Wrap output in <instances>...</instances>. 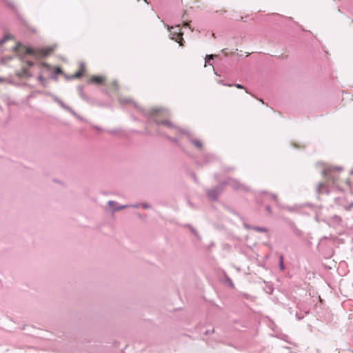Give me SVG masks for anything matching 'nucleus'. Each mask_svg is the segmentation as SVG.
Masks as SVG:
<instances>
[{"label": "nucleus", "mask_w": 353, "mask_h": 353, "mask_svg": "<svg viewBox=\"0 0 353 353\" xmlns=\"http://www.w3.org/2000/svg\"><path fill=\"white\" fill-rule=\"evenodd\" d=\"M161 124L166 127L168 129L173 131L176 134L180 132V130L168 121H163L161 122Z\"/></svg>", "instance_id": "obj_5"}, {"label": "nucleus", "mask_w": 353, "mask_h": 353, "mask_svg": "<svg viewBox=\"0 0 353 353\" xmlns=\"http://www.w3.org/2000/svg\"><path fill=\"white\" fill-rule=\"evenodd\" d=\"M257 230L260 231V232H264L265 229H263V228H259V229H257Z\"/></svg>", "instance_id": "obj_12"}, {"label": "nucleus", "mask_w": 353, "mask_h": 353, "mask_svg": "<svg viewBox=\"0 0 353 353\" xmlns=\"http://www.w3.org/2000/svg\"><path fill=\"white\" fill-rule=\"evenodd\" d=\"M105 77L103 76H92L90 81L92 83L100 85L102 84L105 81Z\"/></svg>", "instance_id": "obj_6"}, {"label": "nucleus", "mask_w": 353, "mask_h": 353, "mask_svg": "<svg viewBox=\"0 0 353 353\" xmlns=\"http://www.w3.org/2000/svg\"><path fill=\"white\" fill-rule=\"evenodd\" d=\"M124 208V206H122V207H120L119 208H117L118 210H121V209H123Z\"/></svg>", "instance_id": "obj_16"}, {"label": "nucleus", "mask_w": 353, "mask_h": 353, "mask_svg": "<svg viewBox=\"0 0 353 353\" xmlns=\"http://www.w3.org/2000/svg\"><path fill=\"white\" fill-rule=\"evenodd\" d=\"M192 143L196 148H202V143L199 141L194 140L192 141Z\"/></svg>", "instance_id": "obj_9"}, {"label": "nucleus", "mask_w": 353, "mask_h": 353, "mask_svg": "<svg viewBox=\"0 0 353 353\" xmlns=\"http://www.w3.org/2000/svg\"><path fill=\"white\" fill-rule=\"evenodd\" d=\"M234 86L238 89H245V88L241 84H235Z\"/></svg>", "instance_id": "obj_11"}, {"label": "nucleus", "mask_w": 353, "mask_h": 353, "mask_svg": "<svg viewBox=\"0 0 353 353\" xmlns=\"http://www.w3.org/2000/svg\"><path fill=\"white\" fill-rule=\"evenodd\" d=\"M183 32H181L179 26L176 28L171 27L170 29V37L177 42L180 46H183Z\"/></svg>", "instance_id": "obj_2"}, {"label": "nucleus", "mask_w": 353, "mask_h": 353, "mask_svg": "<svg viewBox=\"0 0 353 353\" xmlns=\"http://www.w3.org/2000/svg\"><path fill=\"white\" fill-rule=\"evenodd\" d=\"M4 81H5V80H4L3 79L0 78V83H1V82H3Z\"/></svg>", "instance_id": "obj_14"}, {"label": "nucleus", "mask_w": 353, "mask_h": 353, "mask_svg": "<svg viewBox=\"0 0 353 353\" xmlns=\"http://www.w3.org/2000/svg\"><path fill=\"white\" fill-rule=\"evenodd\" d=\"M62 70L60 67L52 68V71L50 72V76L53 74H62Z\"/></svg>", "instance_id": "obj_8"}, {"label": "nucleus", "mask_w": 353, "mask_h": 353, "mask_svg": "<svg viewBox=\"0 0 353 353\" xmlns=\"http://www.w3.org/2000/svg\"><path fill=\"white\" fill-rule=\"evenodd\" d=\"M280 268L281 270H283L284 268V265H283V256H281L280 257Z\"/></svg>", "instance_id": "obj_10"}, {"label": "nucleus", "mask_w": 353, "mask_h": 353, "mask_svg": "<svg viewBox=\"0 0 353 353\" xmlns=\"http://www.w3.org/2000/svg\"><path fill=\"white\" fill-rule=\"evenodd\" d=\"M85 72V68L83 65H81L79 68V70L75 72L74 74H72V77H70L69 79H79L81 77H83V74Z\"/></svg>", "instance_id": "obj_7"}, {"label": "nucleus", "mask_w": 353, "mask_h": 353, "mask_svg": "<svg viewBox=\"0 0 353 353\" xmlns=\"http://www.w3.org/2000/svg\"><path fill=\"white\" fill-rule=\"evenodd\" d=\"M33 65V63L31 61H27L24 65L22 66L21 70H19L16 72V75L19 77H30L31 74L29 72V70L30 67Z\"/></svg>", "instance_id": "obj_4"}, {"label": "nucleus", "mask_w": 353, "mask_h": 353, "mask_svg": "<svg viewBox=\"0 0 353 353\" xmlns=\"http://www.w3.org/2000/svg\"><path fill=\"white\" fill-rule=\"evenodd\" d=\"M212 57H213V55L210 56V59H212Z\"/></svg>", "instance_id": "obj_18"}, {"label": "nucleus", "mask_w": 353, "mask_h": 353, "mask_svg": "<svg viewBox=\"0 0 353 353\" xmlns=\"http://www.w3.org/2000/svg\"><path fill=\"white\" fill-rule=\"evenodd\" d=\"M112 203H113V202H112V201H110V202H109V204H110V205H112Z\"/></svg>", "instance_id": "obj_17"}, {"label": "nucleus", "mask_w": 353, "mask_h": 353, "mask_svg": "<svg viewBox=\"0 0 353 353\" xmlns=\"http://www.w3.org/2000/svg\"><path fill=\"white\" fill-rule=\"evenodd\" d=\"M39 68L40 69V74L38 76L37 79L40 81V83L43 85L46 80L44 75L46 73L50 75V72L52 70V67L47 64L46 63H41L39 64Z\"/></svg>", "instance_id": "obj_3"}, {"label": "nucleus", "mask_w": 353, "mask_h": 353, "mask_svg": "<svg viewBox=\"0 0 353 353\" xmlns=\"http://www.w3.org/2000/svg\"><path fill=\"white\" fill-rule=\"evenodd\" d=\"M184 26H189V23H185Z\"/></svg>", "instance_id": "obj_15"}, {"label": "nucleus", "mask_w": 353, "mask_h": 353, "mask_svg": "<svg viewBox=\"0 0 353 353\" xmlns=\"http://www.w3.org/2000/svg\"><path fill=\"white\" fill-rule=\"evenodd\" d=\"M54 50V48L52 46H47L39 48H27L26 49V53L31 54L36 58H43L50 55Z\"/></svg>", "instance_id": "obj_1"}, {"label": "nucleus", "mask_w": 353, "mask_h": 353, "mask_svg": "<svg viewBox=\"0 0 353 353\" xmlns=\"http://www.w3.org/2000/svg\"><path fill=\"white\" fill-rule=\"evenodd\" d=\"M223 85H227V86H228V87H231V86H232V85H231V84H225V83H223Z\"/></svg>", "instance_id": "obj_13"}]
</instances>
